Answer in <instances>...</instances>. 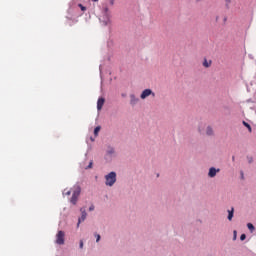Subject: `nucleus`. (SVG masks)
Instances as JSON below:
<instances>
[{
	"label": "nucleus",
	"mask_w": 256,
	"mask_h": 256,
	"mask_svg": "<svg viewBox=\"0 0 256 256\" xmlns=\"http://www.w3.org/2000/svg\"><path fill=\"white\" fill-rule=\"evenodd\" d=\"M106 179V185L108 187H113L115 185V182L117 181V173L110 172L108 175L105 176Z\"/></svg>",
	"instance_id": "obj_1"
},
{
	"label": "nucleus",
	"mask_w": 256,
	"mask_h": 256,
	"mask_svg": "<svg viewBox=\"0 0 256 256\" xmlns=\"http://www.w3.org/2000/svg\"><path fill=\"white\" fill-rule=\"evenodd\" d=\"M80 195H81V187L76 186L75 190L73 191L72 197L70 199V203H72V205H77V200L79 199Z\"/></svg>",
	"instance_id": "obj_2"
},
{
	"label": "nucleus",
	"mask_w": 256,
	"mask_h": 256,
	"mask_svg": "<svg viewBox=\"0 0 256 256\" xmlns=\"http://www.w3.org/2000/svg\"><path fill=\"white\" fill-rule=\"evenodd\" d=\"M56 243L57 245H65V232L58 231L56 234Z\"/></svg>",
	"instance_id": "obj_3"
},
{
	"label": "nucleus",
	"mask_w": 256,
	"mask_h": 256,
	"mask_svg": "<svg viewBox=\"0 0 256 256\" xmlns=\"http://www.w3.org/2000/svg\"><path fill=\"white\" fill-rule=\"evenodd\" d=\"M100 21H102L103 25H109V23H111L109 8H104V16L100 19Z\"/></svg>",
	"instance_id": "obj_4"
},
{
	"label": "nucleus",
	"mask_w": 256,
	"mask_h": 256,
	"mask_svg": "<svg viewBox=\"0 0 256 256\" xmlns=\"http://www.w3.org/2000/svg\"><path fill=\"white\" fill-rule=\"evenodd\" d=\"M149 95H152V97H155V93L151 89H145L140 95V97L141 99H147Z\"/></svg>",
	"instance_id": "obj_5"
},
{
	"label": "nucleus",
	"mask_w": 256,
	"mask_h": 256,
	"mask_svg": "<svg viewBox=\"0 0 256 256\" xmlns=\"http://www.w3.org/2000/svg\"><path fill=\"white\" fill-rule=\"evenodd\" d=\"M81 217L78 219V223H77V227H79V225H81V223H83V221H85L87 219V212L85 211V209L81 208Z\"/></svg>",
	"instance_id": "obj_6"
},
{
	"label": "nucleus",
	"mask_w": 256,
	"mask_h": 256,
	"mask_svg": "<svg viewBox=\"0 0 256 256\" xmlns=\"http://www.w3.org/2000/svg\"><path fill=\"white\" fill-rule=\"evenodd\" d=\"M103 105H105V98H99L97 101L98 111H101L103 109Z\"/></svg>",
	"instance_id": "obj_7"
},
{
	"label": "nucleus",
	"mask_w": 256,
	"mask_h": 256,
	"mask_svg": "<svg viewBox=\"0 0 256 256\" xmlns=\"http://www.w3.org/2000/svg\"><path fill=\"white\" fill-rule=\"evenodd\" d=\"M219 169H215V167H212L209 169V173H208V176L209 177H215V175H217V173H219Z\"/></svg>",
	"instance_id": "obj_8"
},
{
	"label": "nucleus",
	"mask_w": 256,
	"mask_h": 256,
	"mask_svg": "<svg viewBox=\"0 0 256 256\" xmlns=\"http://www.w3.org/2000/svg\"><path fill=\"white\" fill-rule=\"evenodd\" d=\"M235 209L231 208V210H228V220L229 221H233V213H234Z\"/></svg>",
	"instance_id": "obj_9"
},
{
	"label": "nucleus",
	"mask_w": 256,
	"mask_h": 256,
	"mask_svg": "<svg viewBox=\"0 0 256 256\" xmlns=\"http://www.w3.org/2000/svg\"><path fill=\"white\" fill-rule=\"evenodd\" d=\"M130 99H131L130 100L131 105H135L139 101V99L136 98L135 95H131Z\"/></svg>",
	"instance_id": "obj_10"
},
{
	"label": "nucleus",
	"mask_w": 256,
	"mask_h": 256,
	"mask_svg": "<svg viewBox=\"0 0 256 256\" xmlns=\"http://www.w3.org/2000/svg\"><path fill=\"white\" fill-rule=\"evenodd\" d=\"M206 135H208V136L213 135V128H211L210 126H208V127L206 128Z\"/></svg>",
	"instance_id": "obj_11"
},
{
	"label": "nucleus",
	"mask_w": 256,
	"mask_h": 256,
	"mask_svg": "<svg viewBox=\"0 0 256 256\" xmlns=\"http://www.w3.org/2000/svg\"><path fill=\"white\" fill-rule=\"evenodd\" d=\"M242 123H243L244 127H247L249 133H251V131H252L251 125H249V123H247L246 121H243Z\"/></svg>",
	"instance_id": "obj_12"
},
{
	"label": "nucleus",
	"mask_w": 256,
	"mask_h": 256,
	"mask_svg": "<svg viewBox=\"0 0 256 256\" xmlns=\"http://www.w3.org/2000/svg\"><path fill=\"white\" fill-rule=\"evenodd\" d=\"M203 67H206V68L211 67V61H207V59H205L203 62Z\"/></svg>",
	"instance_id": "obj_13"
},
{
	"label": "nucleus",
	"mask_w": 256,
	"mask_h": 256,
	"mask_svg": "<svg viewBox=\"0 0 256 256\" xmlns=\"http://www.w3.org/2000/svg\"><path fill=\"white\" fill-rule=\"evenodd\" d=\"M99 131H101V126H97L95 129H94V135L95 137H97L99 135Z\"/></svg>",
	"instance_id": "obj_14"
},
{
	"label": "nucleus",
	"mask_w": 256,
	"mask_h": 256,
	"mask_svg": "<svg viewBox=\"0 0 256 256\" xmlns=\"http://www.w3.org/2000/svg\"><path fill=\"white\" fill-rule=\"evenodd\" d=\"M247 227H248L249 231H251V232L255 231V226H253V224L248 223Z\"/></svg>",
	"instance_id": "obj_15"
},
{
	"label": "nucleus",
	"mask_w": 256,
	"mask_h": 256,
	"mask_svg": "<svg viewBox=\"0 0 256 256\" xmlns=\"http://www.w3.org/2000/svg\"><path fill=\"white\" fill-rule=\"evenodd\" d=\"M63 195H66V197H69V195H71V190H64Z\"/></svg>",
	"instance_id": "obj_16"
},
{
	"label": "nucleus",
	"mask_w": 256,
	"mask_h": 256,
	"mask_svg": "<svg viewBox=\"0 0 256 256\" xmlns=\"http://www.w3.org/2000/svg\"><path fill=\"white\" fill-rule=\"evenodd\" d=\"M95 237H96V242L99 243V241H101V235L95 234Z\"/></svg>",
	"instance_id": "obj_17"
},
{
	"label": "nucleus",
	"mask_w": 256,
	"mask_h": 256,
	"mask_svg": "<svg viewBox=\"0 0 256 256\" xmlns=\"http://www.w3.org/2000/svg\"><path fill=\"white\" fill-rule=\"evenodd\" d=\"M86 169H93V161H90L89 165L86 167Z\"/></svg>",
	"instance_id": "obj_18"
},
{
	"label": "nucleus",
	"mask_w": 256,
	"mask_h": 256,
	"mask_svg": "<svg viewBox=\"0 0 256 256\" xmlns=\"http://www.w3.org/2000/svg\"><path fill=\"white\" fill-rule=\"evenodd\" d=\"M245 239H247V235L242 234V235L240 236V240H241V241H245Z\"/></svg>",
	"instance_id": "obj_19"
},
{
	"label": "nucleus",
	"mask_w": 256,
	"mask_h": 256,
	"mask_svg": "<svg viewBox=\"0 0 256 256\" xmlns=\"http://www.w3.org/2000/svg\"><path fill=\"white\" fill-rule=\"evenodd\" d=\"M225 3H226L227 9H229V5H231V0H225Z\"/></svg>",
	"instance_id": "obj_20"
},
{
	"label": "nucleus",
	"mask_w": 256,
	"mask_h": 256,
	"mask_svg": "<svg viewBox=\"0 0 256 256\" xmlns=\"http://www.w3.org/2000/svg\"><path fill=\"white\" fill-rule=\"evenodd\" d=\"M233 234H234L233 240L235 241V240L237 239V231L234 230V231H233Z\"/></svg>",
	"instance_id": "obj_21"
},
{
	"label": "nucleus",
	"mask_w": 256,
	"mask_h": 256,
	"mask_svg": "<svg viewBox=\"0 0 256 256\" xmlns=\"http://www.w3.org/2000/svg\"><path fill=\"white\" fill-rule=\"evenodd\" d=\"M79 7L81 8V11H86L87 8H85V6H83L82 4H79Z\"/></svg>",
	"instance_id": "obj_22"
},
{
	"label": "nucleus",
	"mask_w": 256,
	"mask_h": 256,
	"mask_svg": "<svg viewBox=\"0 0 256 256\" xmlns=\"http://www.w3.org/2000/svg\"><path fill=\"white\" fill-rule=\"evenodd\" d=\"M89 211H95V206H94V205H91V206L89 207Z\"/></svg>",
	"instance_id": "obj_23"
},
{
	"label": "nucleus",
	"mask_w": 256,
	"mask_h": 256,
	"mask_svg": "<svg viewBox=\"0 0 256 256\" xmlns=\"http://www.w3.org/2000/svg\"><path fill=\"white\" fill-rule=\"evenodd\" d=\"M110 5L114 6L115 5V0H110Z\"/></svg>",
	"instance_id": "obj_24"
},
{
	"label": "nucleus",
	"mask_w": 256,
	"mask_h": 256,
	"mask_svg": "<svg viewBox=\"0 0 256 256\" xmlns=\"http://www.w3.org/2000/svg\"><path fill=\"white\" fill-rule=\"evenodd\" d=\"M80 249H83V240L80 241Z\"/></svg>",
	"instance_id": "obj_25"
},
{
	"label": "nucleus",
	"mask_w": 256,
	"mask_h": 256,
	"mask_svg": "<svg viewBox=\"0 0 256 256\" xmlns=\"http://www.w3.org/2000/svg\"><path fill=\"white\" fill-rule=\"evenodd\" d=\"M196 1V3H199V2H201L202 0H195Z\"/></svg>",
	"instance_id": "obj_26"
},
{
	"label": "nucleus",
	"mask_w": 256,
	"mask_h": 256,
	"mask_svg": "<svg viewBox=\"0 0 256 256\" xmlns=\"http://www.w3.org/2000/svg\"><path fill=\"white\" fill-rule=\"evenodd\" d=\"M232 161H235V156L232 157Z\"/></svg>",
	"instance_id": "obj_27"
},
{
	"label": "nucleus",
	"mask_w": 256,
	"mask_h": 256,
	"mask_svg": "<svg viewBox=\"0 0 256 256\" xmlns=\"http://www.w3.org/2000/svg\"><path fill=\"white\" fill-rule=\"evenodd\" d=\"M92 1H94V3H97V1H99V0H92Z\"/></svg>",
	"instance_id": "obj_28"
}]
</instances>
